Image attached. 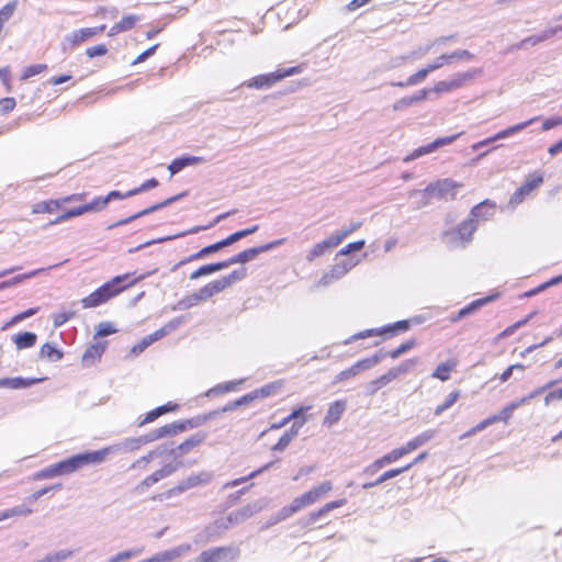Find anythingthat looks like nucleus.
<instances>
[{
    "label": "nucleus",
    "instance_id": "obj_1",
    "mask_svg": "<svg viewBox=\"0 0 562 562\" xmlns=\"http://www.w3.org/2000/svg\"><path fill=\"white\" fill-rule=\"evenodd\" d=\"M157 271V269H154L153 271L146 272L144 274H140L139 277L128 281L130 274H121L112 278L110 281L105 282L101 286H99L97 290H94L91 294L83 297L80 302L83 306V308H91L100 306L101 304H104L110 299L116 296L125 289L134 285L136 282L146 279L147 277L154 274Z\"/></svg>",
    "mask_w": 562,
    "mask_h": 562
},
{
    "label": "nucleus",
    "instance_id": "obj_2",
    "mask_svg": "<svg viewBox=\"0 0 562 562\" xmlns=\"http://www.w3.org/2000/svg\"><path fill=\"white\" fill-rule=\"evenodd\" d=\"M114 450L115 446H109L100 450L85 451L54 463V467L58 476L71 474L85 465L102 463Z\"/></svg>",
    "mask_w": 562,
    "mask_h": 562
},
{
    "label": "nucleus",
    "instance_id": "obj_3",
    "mask_svg": "<svg viewBox=\"0 0 562 562\" xmlns=\"http://www.w3.org/2000/svg\"><path fill=\"white\" fill-rule=\"evenodd\" d=\"M458 184L450 179H441L436 182L429 183L424 190H414L411 196H420L422 205L429 203L428 198H437L440 200H453L456 198V188Z\"/></svg>",
    "mask_w": 562,
    "mask_h": 562
},
{
    "label": "nucleus",
    "instance_id": "obj_4",
    "mask_svg": "<svg viewBox=\"0 0 562 562\" xmlns=\"http://www.w3.org/2000/svg\"><path fill=\"white\" fill-rule=\"evenodd\" d=\"M301 71L300 66L289 67L286 69H278L273 72L263 74L251 78L245 82L248 88L269 89L285 77L296 75Z\"/></svg>",
    "mask_w": 562,
    "mask_h": 562
},
{
    "label": "nucleus",
    "instance_id": "obj_5",
    "mask_svg": "<svg viewBox=\"0 0 562 562\" xmlns=\"http://www.w3.org/2000/svg\"><path fill=\"white\" fill-rule=\"evenodd\" d=\"M411 326H412V321H408V319L397 321L393 324L385 325L381 328H371V329H366L363 331H359V333L352 335L351 337H349L348 339H346L344 344L348 345L355 340L373 337V336L385 335V334L394 336L401 331L408 330L411 328Z\"/></svg>",
    "mask_w": 562,
    "mask_h": 562
},
{
    "label": "nucleus",
    "instance_id": "obj_6",
    "mask_svg": "<svg viewBox=\"0 0 562 562\" xmlns=\"http://www.w3.org/2000/svg\"><path fill=\"white\" fill-rule=\"evenodd\" d=\"M239 550L233 547H216L202 551L195 559L188 562H235Z\"/></svg>",
    "mask_w": 562,
    "mask_h": 562
},
{
    "label": "nucleus",
    "instance_id": "obj_7",
    "mask_svg": "<svg viewBox=\"0 0 562 562\" xmlns=\"http://www.w3.org/2000/svg\"><path fill=\"white\" fill-rule=\"evenodd\" d=\"M104 30H105L104 24L97 26V27H85V29L76 30V31L67 34L63 38V41L60 43L61 50L65 53L68 50H72L75 47H77L81 43L95 36L97 34L103 32Z\"/></svg>",
    "mask_w": 562,
    "mask_h": 562
},
{
    "label": "nucleus",
    "instance_id": "obj_8",
    "mask_svg": "<svg viewBox=\"0 0 562 562\" xmlns=\"http://www.w3.org/2000/svg\"><path fill=\"white\" fill-rule=\"evenodd\" d=\"M284 238L277 239L267 244H262L256 247H251L248 249H245L237 255L232 256L231 258L225 260V263H227V268L235 263H246L254 258H256L258 255L262 252L270 251L279 246H281L284 243Z\"/></svg>",
    "mask_w": 562,
    "mask_h": 562
},
{
    "label": "nucleus",
    "instance_id": "obj_9",
    "mask_svg": "<svg viewBox=\"0 0 562 562\" xmlns=\"http://www.w3.org/2000/svg\"><path fill=\"white\" fill-rule=\"evenodd\" d=\"M258 228H259L258 225H254L251 227L237 231L220 241H216L206 247H203L202 249L199 250V256L207 257L211 254L217 252L221 249H223L224 247L231 246L234 243H236L251 234H255L258 231Z\"/></svg>",
    "mask_w": 562,
    "mask_h": 562
},
{
    "label": "nucleus",
    "instance_id": "obj_10",
    "mask_svg": "<svg viewBox=\"0 0 562 562\" xmlns=\"http://www.w3.org/2000/svg\"><path fill=\"white\" fill-rule=\"evenodd\" d=\"M187 194H188V192L183 191V192H181V193H179L177 195L170 196V198H168V199H166V200H164V201H161L159 203L153 204L149 207H146V209H144V210H142V211H139V212H137V213L126 217V218H122V220L111 224L108 228L112 229L114 227L127 225V224L132 223L133 221H135L137 218H140L143 216L149 215V214H151L154 212H157V211H159V210H161L164 207H167V206L171 205L172 203L179 201L180 199H182Z\"/></svg>",
    "mask_w": 562,
    "mask_h": 562
},
{
    "label": "nucleus",
    "instance_id": "obj_11",
    "mask_svg": "<svg viewBox=\"0 0 562 562\" xmlns=\"http://www.w3.org/2000/svg\"><path fill=\"white\" fill-rule=\"evenodd\" d=\"M261 509H262V506L259 503L247 504L246 506H244L237 510L231 512L226 516L225 520H223L221 522L220 527H222L224 529H228L232 525L239 524V522L250 518L255 514L259 513Z\"/></svg>",
    "mask_w": 562,
    "mask_h": 562
},
{
    "label": "nucleus",
    "instance_id": "obj_12",
    "mask_svg": "<svg viewBox=\"0 0 562 562\" xmlns=\"http://www.w3.org/2000/svg\"><path fill=\"white\" fill-rule=\"evenodd\" d=\"M358 261L349 258L344 259L339 262H336L328 272L324 273L323 277L319 279L318 284L326 286L330 284L335 280L341 279L345 274H347L356 265Z\"/></svg>",
    "mask_w": 562,
    "mask_h": 562
},
{
    "label": "nucleus",
    "instance_id": "obj_13",
    "mask_svg": "<svg viewBox=\"0 0 562 562\" xmlns=\"http://www.w3.org/2000/svg\"><path fill=\"white\" fill-rule=\"evenodd\" d=\"M460 135H461V133L454 134V135H451V136H446V137H438L434 142L414 149L409 155H407L404 158V161L408 162V161L415 160V159H417V158H419V157H422L424 155H427V154H430V153L435 151L436 149H438V148H440L442 146L450 145Z\"/></svg>",
    "mask_w": 562,
    "mask_h": 562
},
{
    "label": "nucleus",
    "instance_id": "obj_14",
    "mask_svg": "<svg viewBox=\"0 0 562 562\" xmlns=\"http://www.w3.org/2000/svg\"><path fill=\"white\" fill-rule=\"evenodd\" d=\"M539 117H532L528 121H525V122H521V123H518L516 125H513V126H509L503 131H499L498 133H496L494 136L492 137H488L484 140H481L479 143H475L474 145H472V149L474 150H477L479 148L485 146V145H488L495 140H498V139H504V138H507L509 136H513L514 134L525 130L526 127L530 126L532 123H535L536 121H538Z\"/></svg>",
    "mask_w": 562,
    "mask_h": 562
},
{
    "label": "nucleus",
    "instance_id": "obj_15",
    "mask_svg": "<svg viewBox=\"0 0 562 562\" xmlns=\"http://www.w3.org/2000/svg\"><path fill=\"white\" fill-rule=\"evenodd\" d=\"M207 481H209V475L205 473H201L198 475H190L187 479L179 482L178 485L166 491L161 496H164L165 498H170L172 496L179 495V494L188 491L189 488H192V487L199 486L203 483H206Z\"/></svg>",
    "mask_w": 562,
    "mask_h": 562
},
{
    "label": "nucleus",
    "instance_id": "obj_16",
    "mask_svg": "<svg viewBox=\"0 0 562 562\" xmlns=\"http://www.w3.org/2000/svg\"><path fill=\"white\" fill-rule=\"evenodd\" d=\"M207 438V434L205 431H198L191 435L183 442L172 448L171 452L173 453V461H177L179 458L189 453L193 448L200 446Z\"/></svg>",
    "mask_w": 562,
    "mask_h": 562
},
{
    "label": "nucleus",
    "instance_id": "obj_17",
    "mask_svg": "<svg viewBox=\"0 0 562 562\" xmlns=\"http://www.w3.org/2000/svg\"><path fill=\"white\" fill-rule=\"evenodd\" d=\"M498 296H499V294L496 293V294H491V295H487V296H484L481 299H476V300L472 301L471 303H469L468 305H465L464 307H462L461 310H459V312L456 315H452L450 317V321L452 323H457V322L461 321L462 318L475 313L476 311H479L481 307L485 306L486 304L495 301Z\"/></svg>",
    "mask_w": 562,
    "mask_h": 562
},
{
    "label": "nucleus",
    "instance_id": "obj_18",
    "mask_svg": "<svg viewBox=\"0 0 562 562\" xmlns=\"http://www.w3.org/2000/svg\"><path fill=\"white\" fill-rule=\"evenodd\" d=\"M496 204L495 202L486 199L479 204L474 205L469 216L475 220V223L479 224L480 221H488L495 214Z\"/></svg>",
    "mask_w": 562,
    "mask_h": 562
},
{
    "label": "nucleus",
    "instance_id": "obj_19",
    "mask_svg": "<svg viewBox=\"0 0 562 562\" xmlns=\"http://www.w3.org/2000/svg\"><path fill=\"white\" fill-rule=\"evenodd\" d=\"M203 162H206V159L204 157L183 155L181 157L175 158L169 164L168 170L170 172V176L172 177L189 166H195Z\"/></svg>",
    "mask_w": 562,
    "mask_h": 562
},
{
    "label": "nucleus",
    "instance_id": "obj_20",
    "mask_svg": "<svg viewBox=\"0 0 562 562\" xmlns=\"http://www.w3.org/2000/svg\"><path fill=\"white\" fill-rule=\"evenodd\" d=\"M209 228H210L209 225H205V226H194V227H192V228H190V229H188L186 232H181V233H178V234H175V235H170V236H165V237H159V238H156V239L147 240L144 244H140V245H138V246H136L134 248L128 249V252L133 254V252L139 251L143 248L149 247L151 245L160 244V243L172 240V239H176V238H180V237L187 236L189 234H196V233H200L201 231L209 229Z\"/></svg>",
    "mask_w": 562,
    "mask_h": 562
},
{
    "label": "nucleus",
    "instance_id": "obj_21",
    "mask_svg": "<svg viewBox=\"0 0 562 562\" xmlns=\"http://www.w3.org/2000/svg\"><path fill=\"white\" fill-rule=\"evenodd\" d=\"M47 378H3L0 379V387H9L14 390L26 389L34 384L45 381Z\"/></svg>",
    "mask_w": 562,
    "mask_h": 562
},
{
    "label": "nucleus",
    "instance_id": "obj_22",
    "mask_svg": "<svg viewBox=\"0 0 562 562\" xmlns=\"http://www.w3.org/2000/svg\"><path fill=\"white\" fill-rule=\"evenodd\" d=\"M477 229V224L474 218L470 216L462 221L452 232L449 234L454 238H459L461 241H470L473 233Z\"/></svg>",
    "mask_w": 562,
    "mask_h": 562
},
{
    "label": "nucleus",
    "instance_id": "obj_23",
    "mask_svg": "<svg viewBox=\"0 0 562 562\" xmlns=\"http://www.w3.org/2000/svg\"><path fill=\"white\" fill-rule=\"evenodd\" d=\"M555 35V30H544L539 34L528 36L520 42L510 46L509 50L526 49L528 46H536L537 44L544 42Z\"/></svg>",
    "mask_w": 562,
    "mask_h": 562
},
{
    "label": "nucleus",
    "instance_id": "obj_24",
    "mask_svg": "<svg viewBox=\"0 0 562 562\" xmlns=\"http://www.w3.org/2000/svg\"><path fill=\"white\" fill-rule=\"evenodd\" d=\"M346 408H347L346 401L337 400V401L333 402L326 412L323 424L326 426H333V425L337 424L340 420Z\"/></svg>",
    "mask_w": 562,
    "mask_h": 562
},
{
    "label": "nucleus",
    "instance_id": "obj_25",
    "mask_svg": "<svg viewBox=\"0 0 562 562\" xmlns=\"http://www.w3.org/2000/svg\"><path fill=\"white\" fill-rule=\"evenodd\" d=\"M106 341H99L90 345L82 355V363L86 367L94 364L97 360H100L103 352L106 349Z\"/></svg>",
    "mask_w": 562,
    "mask_h": 562
},
{
    "label": "nucleus",
    "instance_id": "obj_26",
    "mask_svg": "<svg viewBox=\"0 0 562 562\" xmlns=\"http://www.w3.org/2000/svg\"><path fill=\"white\" fill-rule=\"evenodd\" d=\"M429 92L430 89H422L412 95L403 97L394 103L393 109L395 111H402L408 106L422 102L428 97Z\"/></svg>",
    "mask_w": 562,
    "mask_h": 562
},
{
    "label": "nucleus",
    "instance_id": "obj_27",
    "mask_svg": "<svg viewBox=\"0 0 562 562\" xmlns=\"http://www.w3.org/2000/svg\"><path fill=\"white\" fill-rule=\"evenodd\" d=\"M189 550H190L189 544H182V546L172 548L170 550L157 553L154 557H151L149 559V561L150 562H170V561L181 557Z\"/></svg>",
    "mask_w": 562,
    "mask_h": 562
},
{
    "label": "nucleus",
    "instance_id": "obj_28",
    "mask_svg": "<svg viewBox=\"0 0 562 562\" xmlns=\"http://www.w3.org/2000/svg\"><path fill=\"white\" fill-rule=\"evenodd\" d=\"M474 56L471 52L467 49H458L450 54H442L439 57H437L432 65H437V69L441 68L445 64L452 61L453 59H463V60H470Z\"/></svg>",
    "mask_w": 562,
    "mask_h": 562
},
{
    "label": "nucleus",
    "instance_id": "obj_29",
    "mask_svg": "<svg viewBox=\"0 0 562 562\" xmlns=\"http://www.w3.org/2000/svg\"><path fill=\"white\" fill-rule=\"evenodd\" d=\"M19 350L31 348L35 346L37 335L33 331H22L11 337Z\"/></svg>",
    "mask_w": 562,
    "mask_h": 562
},
{
    "label": "nucleus",
    "instance_id": "obj_30",
    "mask_svg": "<svg viewBox=\"0 0 562 562\" xmlns=\"http://www.w3.org/2000/svg\"><path fill=\"white\" fill-rule=\"evenodd\" d=\"M247 277V269L245 267L238 268L236 270H233L229 274L222 277L221 279H217L220 285L222 286L223 291L234 283L244 280Z\"/></svg>",
    "mask_w": 562,
    "mask_h": 562
},
{
    "label": "nucleus",
    "instance_id": "obj_31",
    "mask_svg": "<svg viewBox=\"0 0 562 562\" xmlns=\"http://www.w3.org/2000/svg\"><path fill=\"white\" fill-rule=\"evenodd\" d=\"M40 358L46 359L50 362H57L63 359L64 352L58 349L54 344L45 342L40 350Z\"/></svg>",
    "mask_w": 562,
    "mask_h": 562
},
{
    "label": "nucleus",
    "instance_id": "obj_32",
    "mask_svg": "<svg viewBox=\"0 0 562 562\" xmlns=\"http://www.w3.org/2000/svg\"><path fill=\"white\" fill-rule=\"evenodd\" d=\"M362 371H366V369H364L361 360H359L355 364H352L350 368L345 369V370L340 371L338 374H336L333 380V384H338L342 381L355 378Z\"/></svg>",
    "mask_w": 562,
    "mask_h": 562
},
{
    "label": "nucleus",
    "instance_id": "obj_33",
    "mask_svg": "<svg viewBox=\"0 0 562 562\" xmlns=\"http://www.w3.org/2000/svg\"><path fill=\"white\" fill-rule=\"evenodd\" d=\"M223 291L222 286L220 285L217 280H214L206 285L202 286L199 291H196V295L200 300V302L207 301L215 294H218Z\"/></svg>",
    "mask_w": 562,
    "mask_h": 562
},
{
    "label": "nucleus",
    "instance_id": "obj_34",
    "mask_svg": "<svg viewBox=\"0 0 562 562\" xmlns=\"http://www.w3.org/2000/svg\"><path fill=\"white\" fill-rule=\"evenodd\" d=\"M481 69H473L465 72H460L453 76L450 81V87L453 90L461 88L467 81L472 80L476 75H481Z\"/></svg>",
    "mask_w": 562,
    "mask_h": 562
},
{
    "label": "nucleus",
    "instance_id": "obj_35",
    "mask_svg": "<svg viewBox=\"0 0 562 562\" xmlns=\"http://www.w3.org/2000/svg\"><path fill=\"white\" fill-rule=\"evenodd\" d=\"M481 69H473L465 72H460L453 76L450 81V87L453 90L461 88L467 81L472 80L476 75H481Z\"/></svg>",
    "mask_w": 562,
    "mask_h": 562
},
{
    "label": "nucleus",
    "instance_id": "obj_36",
    "mask_svg": "<svg viewBox=\"0 0 562 562\" xmlns=\"http://www.w3.org/2000/svg\"><path fill=\"white\" fill-rule=\"evenodd\" d=\"M457 362L454 360H448L437 366L431 376L440 381H447L450 378V372L454 370Z\"/></svg>",
    "mask_w": 562,
    "mask_h": 562
},
{
    "label": "nucleus",
    "instance_id": "obj_37",
    "mask_svg": "<svg viewBox=\"0 0 562 562\" xmlns=\"http://www.w3.org/2000/svg\"><path fill=\"white\" fill-rule=\"evenodd\" d=\"M437 70V65L428 64L425 68L419 69L417 72L413 74L407 78L405 85L415 86L423 82L428 74Z\"/></svg>",
    "mask_w": 562,
    "mask_h": 562
},
{
    "label": "nucleus",
    "instance_id": "obj_38",
    "mask_svg": "<svg viewBox=\"0 0 562 562\" xmlns=\"http://www.w3.org/2000/svg\"><path fill=\"white\" fill-rule=\"evenodd\" d=\"M83 205H79L72 209H69L68 211L64 212L59 216H57L55 220L48 222L46 225L43 226V228H47L48 226L59 224L66 220H69L71 217L80 216L85 214Z\"/></svg>",
    "mask_w": 562,
    "mask_h": 562
},
{
    "label": "nucleus",
    "instance_id": "obj_39",
    "mask_svg": "<svg viewBox=\"0 0 562 562\" xmlns=\"http://www.w3.org/2000/svg\"><path fill=\"white\" fill-rule=\"evenodd\" d=\"M61 205L60 200L42 201L33 205V213H54Z\"/></svg>",
    "mask_w": 562,
    "mask_h": 562
},
{
    "label": "nucleus",
    "instance_id": "obj_40",
    "mask_svg": "<svg viewBox=\"0 0 562 562\" xmlns=\"http://www.w3.org/2000/svg\"><path fill=\"white\" fill-rule=\"evenodd\" d=\"M76 311L72 308L61 307V310L55 314H53V325L55 328L61 327L69 319L75 317Z\"/></svg>",
    "mask_w": 562,
    "mask_h": 562
},
{
    "label": "nucleus",
    "instance_id": "obj_41",
    "mask_svg": "<svg viewBox=\"0 0 562 562\" xmlns=\"http://www.w3.org/2000/svg\"><path fill=\"white\" fill-rule=\"evenodd\" d=\"M281 382H271L254 391L256 400L266 398L277 394L281 389Z\"/></svg>",
    "mask_w": 562,
    "mask_h": 562
},
{
    "label": "nucleus",
    "instance_id": "obj_42",
    "mask_svg": "<svg viewBox=\"0 0 562 562\" xmlns=\"http://www.w3.org/2000/svg\"><path fill=\"white\" fill-rule=\"evenodd\" d=\"M200 303V300L196 295V293H192L190 295H187L184 297H182L181 300H179L177 302V304H175L172 306V311H183V310H188V308H191L195 305H198Z\"/></svg>",
    "mask_w": 562,
    "mask_h": 562
},
{
    "label": "nucleus",
    "instance_id": "obj_43",
    "mask_svg": "<svg viewBox=\"0 0 562 562\" xmlns=\"http://www.w3.org/2000/svg\"><path fill=\"white\" fill-rule=\"evenodd\" d=\"M143 445H147L143 435L136 438H128L122 445H114L115 450L113 452H116L120 449L134 451L137 450Z\"/></svg>",
    "mask_w": 562,
    "mask_h": 562
},
{
    "label": "nucleus",
    "instance_id": "obj_44",
    "mask_svg": "<svg viewBox=\"0 0 562 562\" xmlns=\"http://www.w3.org/2000/svg\"><path fill=\"white\" fill-rule=\"evenodd\" d=\"M46 269L45 268H41V269H36V270H33L31 272H27V273H23V274H19V276H15L9 280H5V281H2L3 283V288L7 289V288H11L29 278H32V277H35L37 276L38 273H41L42 271H45Z\"/></svg>",
    "mask_w": 562,
    "mask_h": 562
},
{
    "label": "nucleus",
    "instance_id": "obj_45",
    "mask_svg": "<svg viewBox=\"0 0 562 562\" xmlns=\"http://www.w3.org/2000/svg\"><path fill=\"white\" fill-rule=\"evenodd\" d=\"M386 357H389V351H384V350L380 349L378 352H375L371 357H367V358L361 359V362H362L364 369L369 370L372 367H374L378 363H380Z\"/></svg>",
    "mask_w": 562,
    "mask_h": 562
},
{
    "label": "nucleus",
    "instance_id": "obj_46",
    "mask_svg": "<svg viewBox=\"0 0 562 562\" xmlns=\"http://www.w3.org/2000/svg\"><path fill=\"white\" fill-rule=\"evenodd\" d=\"M72 550H59L55 553L47 554L44 559L37 560L36 562H63L74 555Z\"/></svg>",
    "mask_w": 562,
    "mask_h": 562
},
{
    "label": "nucleus",
    "instance_id": "obj_47",
    "mask_svg": "<svg viewBox=\"0 0 562 562\" xmlns=\"http://www.w3.org/2000/svg\"><path fill=\"white\" fill-rule=\"evenodd\" d=\"M461 395V392L459 390H456V391H452L448 397L446 398V401L438 405L435 409V415L436 416H439L441 415L445 411L449 409L457 401L458 398L460 397Z\"/></svg>",
    "mask_w": 562,
    "mask_h": 562
},
{
    "label": "nucleus",
    "instance_id": "obj_48",
    "mask_svg": "<svg viewBox=\"0 0 562 562\" xmlns=\"http://www.w3.org/2000/svg\"><path fill=\"white\" fill-rule=\"evenodd\" d=\"M543 182V177L541 175L533 176L527 179L522 186L519 188V194H529L533 189L539 187Z\"/></svg>",
    "mask_w": 562,
    "mask_h": 562
},
{
    "label": "nucleus",
    "instance_id": "obj_49",
    "mask_svg": "<svg viewBox=\"0 0 562 562\" xmlns=\"http://www.w3.org/2000/svg\"><path fill=\"white\" fill-rule=\"evenodd\" d=\"M416 346L415 339H409L403 344H401L397 348L389 351V357L392 359H397L402 355L408 352L411 349H413Z\"/></svg>",
    "mask_w": 562,
    "mask_h": 562
},
{
    "label": "nucleus",
    "instance_id": "obj_50",
    "mask_svg": "<svg viewBox=\"0 0 562 562\" xmlns=\"http://www.w3.org/2000/svg\"><path fill=\"white\" fill-rule=\"evenodd\" d=\"M138 16L134 14L124 15L116 24V30H122V32H126L133 29L138 21Z\"/></svg>",
    "mask_w": 562,
    "mask_h": 562
},
{
    "label": "nucleus",
    "instance_id": "obj_51",
    "mask_svg": "<svg viewBox=\"0 0 562 562\" xmlns=\"http://www.w3.org/2000/svg\"><path fill=\"white\" fill-rule=\"evenodd\" d=\"M411 468H412V464H406L405 467H402V468L387 470L378 477V483L382 484V483L386 482L387 480L396 477L397 475L408 471Z\"/></svg>",
    "mask_w": 562,
    "mask_h": 562
},
{
    "label": "nucleus",
    "instance_id": "obj_52",
    "mask_svg": "<svg viewBox=\"0 0 562 562\" xmlns=\"http://www.w3.org/2000/svg\"><path fill=\"white\" fill-rule=\"evenodd\" d=\"M160 480H162V479L160 477L158 472L155 471L153 474L146 476L139 484H137L135 490L138 493H143L144 491H146L147 488H149L154 484L158 483Z\"/></svg>",
    "mask_w": 562,
    "mask_h": 562
},
{
    "label": "nucleus",
    "instance_id": "obj_53",
    "mask_svg": "<svg viewBox=\"0 0 562 562\" xmlns=\"http://www.w3.org/2000/svg\"><path fill=\"white\" fill-rule=\"evenodd\" d=\"M331 490H333V483L330 481H324L318 486H315L310 491L312 492L314 499L317 502L319 498L324 497Z\"/></svg>",
    "mask_w": 562,
    "mask_h": 562
},
{
    "label": "nucleus",
    "instance_id": "obj_54",
    "mask_svg": "<svg viewBox=\"0 0 562 562\" xmlns=\"http://www.w3.org/2000/svg\"><path fill=\"white\" fill-rule=\"evenodd\" d=\"M159 182L156 178H150L143 182L139 187L134 188L130 191H127V195H137L139 193H143L145 191L151 190L156 187H158Z\"/></svg>",
    "mask_w": 562,
    "mask_h": 562
},
{
    "label": "nucleus",
    "instance_id": "obj_55",
    "mask_svg": "<svg viewBox=\"0 0 562 562\" xmlns=\"http://www.w3.org/2000/svg\"><path fill=\"white\" fill-rule=\"evenodd\" d=\"M364 245H366V240H363V239L349 243L348 245H346L344 248H341L338 251L337 257H339V256H348V255H350L352 252L360 251L364 247Z\"/></svg>",
    "mask_w": 562,
    "mask_h": 562
},
{
    "label": "nucleus",
    "instance_id": "obj_56",
    "mask_svg": "<svg viewBox=\"0 0 562 562\" xmlns=\"http://www.w3.org/2000/svg\"><path fill=\"white\" fill-rule=\"evenodd\" d=\"M436 430L428 429L419 434L418 436L411 439L413 443L415 445L416 449L422 447L423 445L427 443L429 440H431L436 436Z\"/></svg>",
    "mask_w": 562,
    "mask_h": 562
},
{
    "label": "nucleus",
    "instance_id": "obj_57",
    "mask_svg": "<svg viewBox=\"0 0 562 562\" xmlns=\"http://www.w3.org/2000/svg\"><path fill=\"white\" fill-rule=\"evenodd\" d=\"M182 427L181 426V422L180 420H177V422H173L171 424H167V425H164L160 427V430H161V434H162V437H168V436H175L179 432H183L182 430Z\"/></svg>",
    "mask_w": 562,
    "mask_h": 562
},
{
    "label": "nucleus",
    "instance_id": "obj_58",
    "mask_svg": "<svg viewBox=\"0 0 562 562\" xmlns=\"http://www.w3.org/2000/svg\"><path fill=\"white\" fill-rule=\"evenodd\" d=\"M7 517H18V516H29L33 513V509L31 507H27L25 504L5 509Z\"/></svg>",
    "mask_w": 562,
    "mask_h": 562
},
{
    "label": "nucleus",
    "instance_id": "obj_59",
    "mask_svg": "<svg viewBox=\"0 0 562 562\" xmlns=\"http://www.w3.org/2000/svg\"><path fill=\"white\" fill-rule=\"evenodd\" d=\"M226 268H227V263H225V260L224 261H218V262H212V263L203 265V266L200 267L203 277L212 274V273L217 272V271H221V270L226 269Z\"/></svg>",
    "mask_w": 562,
    "mask_h": 562
},
{
    "label": "nucleus",
    "instance_id": "obj_60",
    "mask_svg": "<svg viewBox=\"0 0 562 562\" xmlns=\"http://www.w3.org/2000/svg\"><path fill=\"white\" fill-rule=\"evenodd\" d=\"M116 333V328L110 322H102L98 325L97 331L94 334V339L99 337H106Z\"/></svg>",
    "mask_w": 562,
    "mask_h": 562
},
{
    "label": "nucleus",
    "instance_id": "obj_61",
    "mask_svg": "<svg viewBox=\"0 0 562 562\" xmlns=\"http://www.w3.org/2000/svg\"><path fill=\"white\" fill-rule=\"evenodd\" d=\"M182 430L186 431L188 429H194L205 424L204 418L202 415H196L194 417L180 420Z\"/></svg>",
    "mask_w": 562,
    "mask_h": 562
},
{
    "label": "nucleus",
    "instance_id": "obj_62",
    "mask_svg": "<svg viewBox=\"0 0 562 562\" xmlns=\"http://www.w3.org/2000/svg\"><path fill=\"white\" fill-rule=\"evenodd\" d=\"M16 8V1H11L7 4H4L1 9H0V22L2 24V26L4 25V22L8 21L14 13V10Z\"/></svg>",
    "mask_w": 562,
    "mask_h": 562
},
{
    "label": "nucleus",
    "instance_id": "obj_63",
    "mask_svg": "<svg viewBox=\"0 0 562 562\" xmlns=\"http://www.w3.org/2000/svg\"><path fill=\"white\" fill-rule=\"evenodd\" d=\"M328 246L325 244L324 240H322L321 243H317L312 249L311 251L308 252L306 259L308 261H312L314 260L315 258L317 257H321L323 256L327 250H328Z\"/></svg>",
    "mask_w": 562,
    "mask_h": 562
},
{
    "label": "nucleus",
    "instance_id": "obj_64",
    "mask_svg": "<svg viewBox=\"0 0 562 562\" xmlns=\"http://www.w3.org/2000/svg\"><path fill=\"white\" fill-rule=\"evenodd\" d=\"M181 465H182V462H180V461L170 462V463L165 464L159 470H157V472L161 479H165V477L173 474Z\"/></svg>",
    "mask_w": 562,
    "mask_h": 562
}]
</instances>
